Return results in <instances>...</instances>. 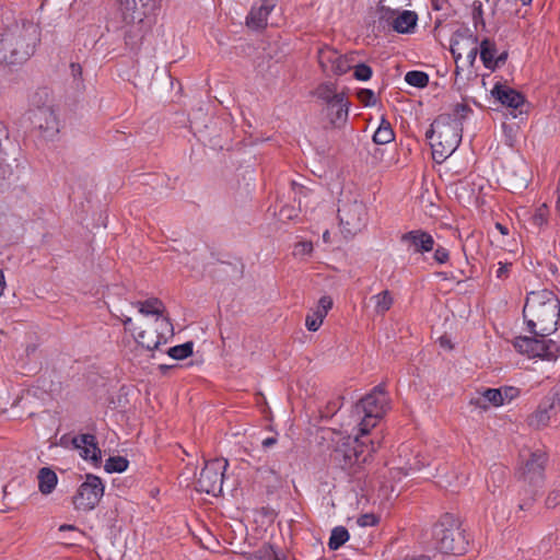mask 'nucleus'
<instances>
[{
	"label": "nucleus",
	"instance_id": "nucleus-1",
	"mask_svg": "<svg viewBox=\"0 0 560 560\" xmlns=\"http://www.w3.org/2000/svg\"><path fill=\"white\" fill-rule=\"evenodd\" d=\"M523 316L534 336L547 337L558 328L560 301L550 290L532 291L527 294Z\"/></svg>",
	"mask_w": 560,
	"mask_h": 560
},
{
	"label": "nucleus",
	"instance_id": "nucleus-61",
	"mask_svg": "<svg viewBox=\"0 0 560 560\" xmlns=\"http://www.w3.org/2000/svg\"><path fill=\"white\" fill-rule=\"evenodd\" d=\"M404 560H429L425 556H419V557H412L410 559H404Z\"/></svg>",
	"mask_w": 560,
	"mask_h": 560
},
{
	"label": "nucleus",
	"instance_id": "nucleus-43",
	"mask_svg": "<svg viewBox=\"0 0 560 560\" xmlns=\"http://www.w3.org/2000/svg\"><path fill=\"white\" fill-rule=\"evenodd\" d=\"M548 208L546 205H541L535 212L533 220L537 225H542L547 222Z\"/></svg>",
	"mask_w": 560,
	"mask_h": 560
},
{
	"label": "nucleus",
	"instance_id": "nucleus-28",
	"mask_svg": "<svg viewBox=\"0 0 560 560\" xmlns=\"http://www.w3.org/2000/svg\"><path fill=\"white\" fill-rule=\"evenodd\" d=\"M37 478L38 488L43 494L51 493L57 486V475L52 469L48 467L40 468Z\"/></svg>",
	"mask_w": 560,
	"mask_h": 560
},
{
	"label": "nucleus",
	"instance_id": "nucleus-57",
	"mask_svg": "<svg viewBox=\"0 0 560 560\" xmlns=\"http://www.w3.org/2000/svg\"><path fill=\"white\" fill-rule=\"evenodd\" d=\"M495 226L503 235H506L509 233L508 228L504 226L503 224L497 223Z\"/></svg>",
	"mask_w": 560,
	"mask_h": 560
},
{
	"label": "nucleus",
	"instance_id": "nucleus-21",
	"mask_svg": "<svg viewBox=\"0 0 560 560\" xmlns=\"http://www.w3.org/2000/svg\"><path fill=\"white\" fill-rule=\"evenodd\" d=\"M459 38L471 42L472 47L467 52V61L469 66H474L479 52V48L477 47L478 37L472 35L465 37L463 34L457 33L451 38V52L455 59V62H457L462 57V54L459 52Z\"/></svg>",
	"mask_w": 560,
	"mask_h": 560
},
{
	"label": "nucleus",
	"instance_id": "nucleus-24",
	"mask_svg": "<svg viewBox=\"0 0 560 560\" xmlns=\"http://www.w3.org/2000/svg\"><path fill=\"white\" fill-rule=\"evenodd\" d=\"M327 116L330 120V124L335 127H341L346 124L349 114V102L347 98H343L342 102H338L337 104H331L326 107Z\"/></svg>",
	"mask_w": 560,
	"mask_h": 560
},
{
	"label": "nucleus",
	"instance_id": "nucleus-31",
	"mask_svg": "<svg viewBox=\"0 0 560 560\" xmlns=\"http://www.w3.org/2000/svg\"><path fill=\"white\" fill-rule=\"evenodd\" d=\"M118 9L121 13L122 21L127 24L133 23L135 13L138 10L137 0H117Z\"/></svg>",
	"mask_w": 560,
	"mask_h": 560
},
{
	"label": "nucleus",
	"instance_id": "nucleus-23",
	"mask_svg": "<svg viewBox=\"0 0 560 560\" xmlns=\"http://www.w3.org/2000/svg\"><path fill=\"white\" fill-rule=\"evenodd\" d=\"M556 400L558 404H560V397L558 394H556L552 401L547 406L540 405L538 409L528 417V425L535 429H541L546 427L550 420L549 409L555 407Z\"/></svg>",
	"mask_w": 560,
	"mask_h": 560
},
{
	"label": "nucleus",
	"instance_id": "nucleus-10",
	"mask_svg": "<svg viewBox=\"0 0 560 560\" xmlns=\"http://www.w3.org/2000/svg\"><path fill=\"white\" fill-rule=\"evenodd\" d=\"M105 487L100 477L89 474L85 481L82 482L72 498L74 509L78 511H91L101 501L104 495Z\"/></svg>",
	"mask_w": 560,
	"mask_h": 560
},
{
	"label": "nucleus",
	"instance_id": "nucleus-7",
	"mask_svg": "<svg viewBox=\"0 0 560 560\" xmlns=\"http://www.w3.org/2000/svg\"><path fill=\"white\" fill-rule=\"evenodd\" d=\"M33 108L30 109L28 119L34 129L46 139L54 138L59 132V120L51 104L47 89L37 91L32 97Z\"/></svg>",
	"mask_w": 560,
	"mask_h": 560
},
{
	"label": "nucleus",
	"instance_id": "nucleus-52",
	"mask_svg": "<svg viewBox=\"0 0 560 560\" xmlns=\"http://www.w3.org/2000/svg\"><path fill=\"white\" fill-rule=\"evenodd\" d=\"M277 443V439L275 436H269L262 440L261 445L264 448H269Z\"/></svg>",
	"mask_w": 560,
	"mask_h": 560
},
{
	"label": "nucleus",
	"instance_id": "nucleus-36",
	"mask_svg": "<svg viewBox=\"0 0 560 560\" xmlns=\"http://www.w3.org/2000/svg\"><path fill=\"white\" fill-rule=\"evenodd\" d=\"M194 343L191 341L172 347L167 354L174 360H184L192 354Z\"/></svg>",
	"mask_w": 560,
	"mask_h": 560
},
{
	"label": "nucleus",
	"instance_id": "nucleus-27",
	"mask_svg": "<svg viewBox=\"0 0 560 560\" xmlns=\"http://www.w3.org/2000/svg\"><path fill=\"white\" fill-rule=\"evenodd\" d=\"M471 113L472 109L468 104L456 103L452 106L450 112L443 113L440 116H447L450 118V125L458 124L459 129L463 130V124Z\"/></svg>",
	"mask_w": 560,
	"mask_h": 560
},
{
	"label": "nucleus",
	"instance_id": "nucleus-16",
	"mask_svg": "<svg viewBox=\"0 0 560 560\" xmlns=\"http://www.w3.org/2000/svg\"><path fill=\"white\" fill-rule=\"evenodd\" d=\"M400 242L406 244L408 249L415 254H424L434 249V238L432 235L421 229L412 230L400 236Z\"/></svg>",
	"mask_w": 560,
	"mask_h": 560
},
{
	"label": "nucleus",
	"instance_id": "nucleus-50",
	"mask_svg": "<svg viewBox=\"0 0 560 560\" xmlns=\"http://www.w3.org/2000/svg\"><path fill=\"white\" fill-rule=\"evenodd\" d=\"M508 51H502L500 55L495 56V68L503 66L508 59Z\"/></svg>",
	"mask_w": 560,
	"mask_h": 560
},
{
	"label": "nucleus",
	"instance_id": "nucleus-44",
	"mask_svg": "<svg viewBox=\"0 0 560 560\" xmlns=\"http://www.w3.org/2000/svg\"><path fill=\"white\" fill-rule=\"evenodd\" d=\"M433 258L438 264H446L450 259V252L443 246H438L434 249Z\"/></svg>",
	"mask_w": 560,
	"mask_h": 560
},
{
	"label": "nucleus",
	"instance_id": "nucleus-47",
	"mask_svg": "<svg viewBox=\"0 0 560 560\" xmlns=\"http://www.w3.org/2000/svg\"><path fill=\"white\" fill-rule=\"evenodd\" d=\"M528 492H529V495L527 498L523 499L518 504V509L521 511H529L535 502L536 491H528Z\"/></svg>",
	"mask_w": 560,
	"mask_h": 560
},
{
	"label": "nucleus",
	"instance_id": "nucleus-8",
	"mask_svg": "<svg viewBox=\"0 0 560 560\" xmlns=\"http://www.w3.org/2000/svg\"><path fill=\"white\" fill-rule=\"evenodd\" d=\"M338 218L345 237H353L368 224L366 206L357 198L345 196L339 200Z\"/></svg>",
	"mask_w": 560,
	"mask_h": 560
},
{
	"label": "nucleus",
	"instance_id": "nucleus-5",
	"mask_svg": "<svg viewBox=\"0 0 560 560\" xmlns=\"http://www.w3.org/2000/svg\"><path fill=\"white\" fill-rule=\"evenodd\" d=\"M380 447V442L370 440L368 435L361 432L353 439L347 440L339 444L332 454L334 460L345 470L355 472V467H360L366 463L373 453Z\"/></svg>",
	"mask_w": 560,
	"mask_h": 560
},
{
	"label": "nucleus",
	"instance_id": "nucleus-19",
	"mask_svg": "<svg viewBox=\"0 0 560 560\" xmlns=\"http://www.w3.org/2000/svg\"><path fill=\"white\" fill-rule=\"evenodd\" d=\"M277 0H261L259 7H253L246 18L247 26L260 30L267 26L268 16L276 7Z\"/></svg>",
	"mask_w": 560,
	"mask_h": 560
},
{
	"label": "nucleus",
	"instance_id": "nucleus-62",
	"mask_svg": "<svg viewBox=\"0 0 560 560\" xmlns=\"http://www.w3.org/2000/svg\"><path fill=\"white\" fill-rule=\"evenodd\" d=\"M523 5H528L532 3L533 0H520Z\"/></svg>",
	"mask_w": 560,
	"mask_h": 560
},
{
	"label": "nucleus",
	"instance_id": "nucleus-4",
	"mask_svg": "<svg viewBox=\"0 0 560 560\" xmlns=\"http://www.w3.org/2000/svg\"><path fill=\"white\" fill-rule=\"evenodd\" d=\"M447 116H438L427 131L430 139L432 158L436 163L444 162L458 148L462 141V129L458 124L450 125Z\"/></svg>",
	"mask_w": 560,
	"mask_h": 560
},
{
	"label": "nucleus",
	"instance_id": "nucleus-51",
	"mask_svg": "<svg viewBox=\"0 0 560 560\" xmlns=\"http://www.w3.org/2000/svg\"><path fill=\"white\" fill-rule=\"evenodd\" d=\"M380 11L382 12V18H392L396 14V10H393L388 7L381 5Z\"/></svg>",
	"mask_w": 560,
	"mask_h": 560
},
{
	"label": "nucleus",
	"instance_id": "nucleus-13",
	"mask_svg": "<svg viewBox=\"0 0 560 560\" xmlns=\"http://www.w3.org/2000/svg\"><path fill=\"white\" fill-rule=\"evenodd\" d=\"M318 62L325 73L342 75L352 69L353 55H340L336 49L324 46L317 52Z\"/></svg>",
	"mask_w": 560,
	"mask_h": 560
},
{
	"label": "nucleus",
	"instance_id": "nucleus-60",
	"mask_svg": "<svg viewBox=\"0 0 560 560\" xmlns=\"http://www.w3.org/2000/svg\"><path fill=\"white\" fill-rule=\"evenodd\" d=\"M329 237H330L329 231H327V230H326V231L323 233V240H324V242L328 243V242H329Z\"/></svg>",
	"mask_w": 560,
	"mask_h": 560
},
{
	"label": "nucleus",
	"instance_id": "nucleus-35",
	"mask_svg": "<svg viewBox=\"0 0 560 560\" xmlns=\"http://www.w3.org/2000/svg\"><path fill=\"white\" fill-rule=\"evenodd\" d=\"M372 299L375 301V312L377 314L386 313L393 305V298L387 290L374 295Z\"/></svg>",
	"mask_w": 560,
	"mask_h": 560
},
{
	"label": "nucleus",
	"instance_id": "nucleus-41",
	"mask_svg": "<svg viewBox=\"0 0 560 560\" xmlns=\"http://www.w3.org/2000/svg\"><path fill=\"white\" fill-rule=\"evenodd\" d=\"M560 503V481L555 485L552 490L549 492L546 499V506L548 509H553Z\"/></svg>",
	"mask_w": 560,
	"mask_h": 560
},
{
	"label": "nucleus",
	"instance_id": "nucleus-2",
	"mask_svg": "<svg viewBox=\"0 0 560 560\" xmlns=\"http://www.w3.org/2000/svg\"><path fill=\"white\" fill-rule=\"evenodd\" d=\"M39 42L40 27L32 21L7 27L0 34V63H23L33 56Z\"/></svg>",
	"mask_w": 560,
	"mask_h": 560
},
{
	"label": "nucleus",
	"instance_id": "nucleus-49",
	"mask_svg": "<svg viewBox=\"0 0 560 560\" xmlns=\"http://www.w3.org/2000/svg\"><path fill=\"white\" fill-rule=\"evenodd\" d=\"M70 71L73 78H81L82 75V67L80 63L72 62L70 65Z\"/></svg>",
	"mask_w": 560,
	"mask_h": 560
},
{
	"label": "nucleus",
	"instance_id": "nucleus-56",
	"mask_svg": "<svg viewBox=\"0 0 560 560\" xmlns=\"http://www.w3.org/2000/svg\"><path fill=\"white\" fill-rule=\"evenodd\" d=\"M5 288V281L3 272L0 270V296L3 294Z\"/></svg>",
	"mask_w": 560,
	"mask_h": 560
},
{
	"label": "nucleus",
	"instance_id": "nucleus-58",
	"mask_svg": "<svg viewBox=\"0 0 560 560\" xmlns=\"http://www.w3.org/2000/svg\"><path fill=\"white\" fill-rule=\"evenodd\" d=\"M75 527L73 525H67V524H63L59 527V530L60 532H63V530H72L74 529Z\"/></svg>",
	"mask_w": 560,
	"mask_h": 560
},
{
	"label": "nucleus",
	"instance_id": "nucleus-18",
	"mask_svg": "<svg viewBox=\"0 0 560 560\" xmlns=\"http://www.w3.org/2000/svg\"><path fill=\"white\" fill-rule=\"evenodd\" d=\"M469 405L483 411L490 407H500L502 406V394L498 388H485L469 398Z\"/></svg>",
	"mask_w": 560,
	"mask_h": 560
},
{
	"label": "nucleus",
	"instance_id": "nucleus-30",
	"mask_svg": "<svg viewBox=\"0 0 560 560\" xmlns=\"http://www.w3.org/2000/svg\"><path fill=\"white\" fill-rule=\"evenodd\" d=\"M394 139L395 133L392 128V125L385 118H382L378 128L373 135V141L376 144H387L392 142Z\"/></svg>",
	"mask_w": 560,
	"mask_h": 560
},
{
	"label": "nucleus",
	"instance_id": "nucleus-26",
	"mask_svg": "<svg viewBox=\"0 0 560 560\" xmlns=\"http://www.w3.org/2000/svg\"><path fill=\"white\" fill-rule=\"evenodd\" d=\"M497 45L494 43V40L490 39V38H485L481 40L480 43V47H479V54H480V59L483 63V66L489 69V70H494L495 69V56H497Z\"/></svg>",
	"mask_w": 560,
	"mask_h": 560
},
{
	"label": "nucleus",
	"instance_id": "nucleus-29",
	"mask_svg": "<svg viewBox=\"0 0 560 560\" xmlns=\"http://www.w3.org/2000/svg\"><path fill=\"white\" fill-rule=\"evenodd\" d=\"M135 305L143 315H156V317H164L162 315L164 312V305L159 299L153 298L143 302L139 301Z\"/></svg>",
	"mask_w": 560,
	"mask_h": 560
},
{
	"label": "nucleus",
	"instance_id": "nucleus-54",
	"mask_svg": "<svg viewBox=\"0 0 560 560\" xmlns=\"http://www.w3.org/2000/svg\"><path fill=\"white\" fill-rule=\"evenodd\" d=\"M121 322H122L125 329H129L130 326L132 325V319H131V317H128V316H125L124 318H121Z\"/></svg>",
	"mask_w": 560,
	"mask_h": 560
},
{
	"label": "nucleus",
	"instance_id": "nucleus-20",
	"mask_svg": "<svg viewBox=\"0 0 560 560\" xmlns=\"http://www.w3.org/2000/svg\"><path fill=\"white\" fill-rule=\"evenodd\" d=\"M332 307V300L328 295H324L319 299L316 310L307 314L305 318L306 328L310 331H316L323 324L324 318L328 314V311Z\"/></svg>",
	"mask_w": 560,
	"mask_h": 560
},
{
	"label": "nucleus",
	"instance_id": "nucleus-12",
	"mask_svg": "<svg viewBox=\"0 0 560 560\" xmlns=\"http://www.w3.org/2000/svg\"><path fill=\"white\" fill-rule=\"evenodd\" d=\"M171 336H173V325L170 319L156 317L152 327L138 332L136 341L148 350H154L166 343Z\"/></svg>",
	"mask_w": 560,
	"mask_h": 560
},
{
	"label": "nucleus",
	"instance_id": "nucleus-9",
	"mask_svg": "<svg viewBox=\"0 0 560 560\" xmlns=\"http://www.w3.org/2000/svg\"><path fill=\"white\" fill-rule=\"evenodd\" d=\"M515 349L529 358H540L542 360H556L560 355V347L552 340L546 337H526L521 336L515 338Z\"/></svg>",
	"mask_w": 560,
	"mask_h": 560
},
{
	"label": "nucleus",
	"instance_id": "nucleus-45",
	"mask_svg": "<svg viewBox=\"0 0 560 560\" xmlns=\"http://www.w3.org/2000/svg\"><path fill=\"white\" fill-rule=\"evenodd\" d=\"M281 220H293L298 217V210L294 207L284 206L279 211Z\"/></svg>",
	"mask_w": 560,
	"mask_h": 560
},
{
	"label": "nucleus",
	"instance_id": "nucleus-38",
	"mask_svg": "<svg viewBox=\"0 0 560 560\" xmlns=\"http://www.w3.org/2000/svg\"><path fill=\"white\" fill-rule=\"evenodd\" d=\"M353 77L359 81H368L372 78L373 71L366 63L353 65Z\"/></svg>",
	"mask_w": 560,
	"mask_h": 560
},
{
	"label": "nucleus",
	"instance_id": "nucleus-63",
	"mask_svg": "<svg viewBox=\"0 0 560 560\" xmlns=\"http://www.w3.org/2000/svg\"><path fill=\"white\" fill-rule=\"evenodd\" d=\"M160 369H161V370H168V369H171V366H167V365H161V366H160Z\"/></svg>",
	"mask_w": 560,
	"mask_h": 560
},
{
	"label": "nucleus",
	"instance_id": "nucleus-32",
	"mask_svg": "<svg viewBox=\"0 0 560 560\" xmlns=\"http://www.w3.org/2000/svg\"><path fill=\"white\" fill-rule=\"evenodd\" d=\"M349 539V533L346 527L337 526L331 530V535L328 541L330 550L339 549Z\"/></svg>",
	"mask_w": 560,
	"mask_h": 560
},
{
	"label": "nucleus",
	"instance_id": "nucleus-48",
	"mask_svg": "<svg viewBox=\"0 0 560 560\" xmlns=\"http://www.w3.org/2000/svg\"><path fill=\"white\" fill-rule=\"evenodd\" d=\"M378 522L374 514H363L358 518V524L362 527L373 526Z\"/></svg>",
	"mask_w": 560,
	"mask_h": 560
},
{
	"label": "nucleus",
	"instance_id": "nucleus-15",
	"mask_svg": "<svg viewBox=\"0 0 560 560\" xmlns=\"http://www.w3.org/2000/svg\"><path fill=\"white\" fill-rule=\"evenodd\" d=\"M547 463V455L536 451L530 453L520 469V476L524 482L534 488H540L544 482V471Z\"/></svg>",
	"mask_w": 560,
	"mask_h": 560
},
{
	"label": "nucleus",
	"instance_id": "nucleus-17",
	"mask_svg": "<svg viewBox=\"0 0 560 560\" xmlns=\"http://www.w3.org/2000/svg\"><path fill=\"white\" fill-rule=\"evenodd\" d=\"M72 445L82 458L97 463L101 460V450L94 434H79L72 439Z\"/></svg>",
	"mask_w": 560,
	"mask_h": 560
},
{
	"label": "nucleus",
	"instance_id": "nucleus-59",
	"mask_svg": "<svg viewBox=\"0 0 560 560\" xmlns=\"http://www.w3.org/2000/svg\"><path fill=\"white\" fill-rule=\"evenodd\" d=\"M142 8H147L153 0H138Z\"/></svg>",
	"mask_w": 560,
	"mask_h": 560
},
{
	"label": "nucleus",
	"instance_id": "nucleus-14",
	"mask_svg": "<svg viewBox=\"0 0 560 560\" xmlns=\"http://www.w3.org/2000/svg\"><path fill=\"white\" fill-rule=\"evenodd\" d=\"M491 94L503 106L511 109L510 113L514 118L527 113L526 98L518 91L498 82L494 84Z\"/></svg>",
	"mask_w": 560,
	"mask_h": 560
},
{
	"label": "nucleus",
	"instance_id": "nucleus-11",
	"mask_svg": "<svg viewBox=\"0 0 560 560\" xmlns=\"http://www.w3.org/2000/svg\"><path fill=\"white\" fill-rule=\"evenodd\" d=\"M226 466L225 460L218 458L207 462L196 481V490L212 495L221 493Z\"/></svg>",
	"mask_w": 560,
	"mask_h": 560
},
{
	"label": "nucleus",
	"instance_id": "nucleus-55",
	"mask_svg": "<svg viewBox=\"0 0 560 560\" xmlns=\"http://www.w3.org/2000/svg\"><path fill=\"white\" fill-rule=\"evenodd\" d=\"M422 466H423V464H421V465H420V464L417 462V464H416L415 466H411V465H410L409 467H404V469L406 470V471H405V475H408V472H409L410 470H419Z\"/></svg>",
	"mask_w": 560,
	"mask_h": 560
},
{
	"label": "nucleus",
	"instance_id": "nucleus-40",
	"mask_svg": "<svg viewBox=\"0 0 560 560\" xmlns=\"http://www.w3.org/2000/svg\"><path fill=\"white\" fill-rule=\"evenodd\" d=\"M313 252V243L311 241H301L294 245L293 255L295 257H304Z\"/></svg>",
	"mask_w": 560,
	"mask_h": 560
},
{
	"label": "nucleus",
	"instance_id": "nucleus-34",
	"mask_svg": "<svg viewBox=\"0 0 560 560\" xmlns=\"http://www.w3.org/2000/svg\"><path fill=\"white\" fill-rule=\"evenodd\" d=\"M405 81L415 88H425L429 83V75L423 71H408L405 75Z\"/></svg>",
	"mask_w": 560,
	"mask_h": 560
},
{
	"label": "nucleus",
	"instance_id": "nucleus-42",
	"mask_svg": "<svg viewBox=\"0 0 560 560\" xmlns=\"http://www.w3.org/2000/svg\"><path fill=\"white\" fill-rule=\"evenodd\" d=\"M502 394V405L504 402H510L514 398H516L520 394L518 388L512 386H504L499 388Z\"/></svg>",
	"mask_w": 560,
	"mask_h": 560
},
{
	"label": "nucleus",
	"instance_id": "nucleus-25",
	"mask_svg": "<svg viewBox=\"0 0 560 560\" xmlns=\"http://www.w3.org/2000/svg\"><path fill=\"white\" fill-rule=\"evenodd\" d=\"M316 96L326 103V107L331 104H337L346 98L345 93H338L335 84L325 82L318 85L315 92Z\"/></svg>",
	"mask_w": 560,
	"mask_h": 560
},
{
	"label": "nucleus",
	"instance_id": "nucleus-33",
	"mask_svg": "<svg viewBox=\"0 0 560 560\" xmlns=\"http://www.w3.org/2000/svg\"><path fill=\"white\" fill-rule=\"evenodd\" d=\"M249 560H287L283 555L278 553L272 546L265 545L255 551Z\"/></svg>",
	"mask_w": 560,
	"mask_h": 560
},
{
	"label": "nucleus",
	"instance_id": "nucleus-3",
	"mask_svg": "<svg viewBox=\"0 0 560 560\" xmlns=\"http://www.w3.org/2000/svg\"><path fill=\"white\" fill-rule=\"evenodd\" d=\"M434 547L442 553L460 556L469 545L466 530L462 527L460 520L451 513L441 515L432 528Z\"/></svg>",
	"mask_w": 560,
	"mask_h": 560
},
{
	"label": "nucleus",
	"instance_id": "nucleus-53",
	"mask_svg": "<svg viewBox=\"0 0 560 560\" xmlns=\"http://www.w3.org/2000/svg\"><path fill=\"white\" fill-rule=\"evenodd\" d=\"M447 3V0H432V8L435 11H440L444 9V5Z\"/></svg>",
	"mask_w": 560,
	"mask_h": 560
},
{
	"label": "nucleus",
	"instance_id": "nucleus-46",
	"mask_svg": "<svg viewBox=\"0 0 560 560\" xmlns=\"http://www.w3.org/2000/svg\"><path fill=\"white\" fill-rule=\"evenodd\" d=\"M512 267L511 262H499V267L495 270V277L500 280H505L510 275V269Z\"/></svg>",
	"mask_w": 560,
	"mask_h": 560
},
{
	"label": "nucleus",
	"instance_id": "nucleus-37",
	"mask_svg": "<svg viewBox=\"0 0 560 560\" xmlns=\"http://www.w3.org/2000/svg\"><path fill=\"white\" fill-rule=\"evenodd\" d=\"M129 462L122 456H110L105 463L107 472H122L128 468Z\"/></svg>",
	"mask_w": 560,
	"mask_h": 560
},
{
	"label": "nucleus",
	"instance_id": "nucleus-6",
	"mask_svg": "<svg viewBox=\"0 0 560 560\" xmlns=\"http://www.w3.org/2000/svg\"><path fill=\"white\" fill-rule=\"evenodd\" d=\"M389 396L384 384H378L355 405V413L362 416L359 432L369 435L371 429L385 416L389 409Z\"/></svg>",
	"mask_w": 560,
	"mask_h": 560
},
{
	"label": "nucleus",
	"instance_id": "nucleus-22",
	"mask_svg": "<svg viewBox=\"0 0 560 560\" xmlns=\"http://www.w3.org/2000/svg\"><path fill=\"white\" fill-rule=\"evenodd\" d=\"M418 14L415 11L405 10L393 21L392 27L399 34H410L417 26Z\"/></svg>",
	"mask_w": 560,
	"mask_h": 560
},
{
	"label": "nucleus",
	"instance_id": "nucleus-39",
	"mask_svg": "<svg viewBox=\"0 0 560 560\" xmlns=\"http://www.w3.org/2000/svg\"><path fill=\"white\" fill-rule=\"evenodd\" d=\"M357 96L364 106H374L377 101L375 93L370 89L359 90Z\"/></svg>",
	"mask_w": 560,
	"mask_h": 560
}]
</instances>
